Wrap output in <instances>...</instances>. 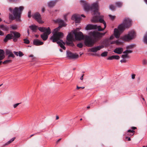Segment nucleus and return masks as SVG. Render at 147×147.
<instances>
[{"label":"nucleus","mask_w":147,"mask_h":147,"mask_svg":"<svg viewBox=\"0 0 147 147\" xmlns=\"http://www.w3.org/2000/svg\"><path fill=\"white\" fill-rule=\"evenodd\" d=\"M11 61L12 60H11L7 59L3 61V63L4 64H8L10 63H11Z\"/></svg>","instance_id":"obj_34"},{"label":"nucleus","mask_w":147,"mask_h":147,"mask_svg":"<svg viewBox=\"0 0 147 147\" xmlns=\"http://www.w3.org/2000/svg\"><path fill=\"white\" fill-rule=\"evenodd\" d=\"M5 57V52L3 49H0V60H1Z\"/></svg>","instance_id":"obj_27"},{"label":"nucleus","mask_w":147,"mask_h":147,"mask_svg":"<svg viewBox=\"0 0 147 147\" xmlns=\"http://www.w3.org/2000/svg\"><path fill=\"white\" fill-rule=\"evenodd\" d=\"M51 33V31L49 27L47 32H45L40 35L41 38L44 41L48 39V36Z\"/></svg>","instance_id":"obj_7"},{"label":"nucleus","mask_w":147,"mask_h":147,"mask_svg":"<svg viewBox=\"0 0 147 147\" xmlns=\"http://www.w3.org/2000/svg\"><path fill=\"white\" fill-rule=\"evenodd\" d=\"M31 11H29L28 13V17L29 18H30L31 17Z\"/></svg>","instance_id":"obj_51"},{"label":"nucleus","mask_w":147,"mask_h":147,"mask_svg":"<svg viewBox=\"0 0 147 147\" xmlns=\"http://www.w3.org/2000/svg\"><path fill=\"white\" fill-rule=\"evenodd\" d=\"M123 59H122L120 61V62L121 63H125L126 62V60L124 58H122Z\"/></svg>","instance_id":"obj_48"},{"label":"nucleus","mask_w":147,"mask_h":147,"mask_svg":"<svg viewBox=\"0 0 147 147\" xmlns=\"http://www.w3.org/2000/svg\"><path fill=\"white\" fill-rule=\"evenodd\" d=\"M134 132H135V131L133 130L129 129L127 131V132H128V133L131 132L132 133H133Z\"/></svg>","instance_id":"obj_53"},{"label":"nucleus","mask_w":147,"mask_h":147,"mask_svg":"<svg viewBox=\"0 0 147 147\" xmlns=\"http://www.w3.org/2000/svg\"><path fill=\"white\" fill-rule=\"evenodd\" d=\"M32 17L39 23L42 24L44 23V22L42 20L41 16L38 12L35 13L32 15Z\"/></svg>","instance_id":"obj_8"},{"label":"nucleus","mask_w":147,"mask_h":147,"mask_svg":"<svg viewBox=\"0 0 147 147\" xmlns=\"http://www.w3.org/2000/svg\"><path fill=\"white\" fill-rule=\"evenodd\" d=\"M55 1H51L48 3V5L49 7H53L55 5Z\"/></svg>","instance_id":"obj_30"},{"label":"nucleus","mask_w":147,"mask_h":147,"mask_svg":"<svg viewBox=\"0 0 147 147\" xmlns=\"http://www.w3.org/2000/svg\"><path fill=\"white\" fill-rule=\"evenodd\" d=\"M98 16H94L92 20V21L94 22H100L101 23H102L103 24L104 28H105L106 27V24L105 22V21L102 18H99Z\"/></svg>","instance_id":"obj_11"},{"label":"nucleus","mask_w":147,"mask_h":147,"mask_svg":"<svg viewBox=\"0 0 147 147\" xmlns=\"http://www.w3.org/2000/svg\"><path fill=\"white\" fill-rule=\"evenodd\" d=\"M24 41V43L26 44H29L30 43L29 40L27 38L24 39H23Z\"/></svg>","instance_id":"obj_42"},{"label":"nucleus","mask_w":147,"mask_h":147,"mask_svg":"<svg viewBox=\"0 0 147 147\" xmlns=\"http://www.w3.org/2000/svg\"><path fill=\"white\" fill-rule=\"evenodd\" d=\"M24 8V7L23 6H21L19 8L17 7H15L13 11L12 8L10 7L9 8V10L11 12H13V16L12 14H9V19L11 20L16 19L17 21L20 22L21 21L20 18L22 12Z\"/></svg>","instance_id":"obj_2"},{"label":"nucleus","mask_w":147,"mask_h":147,"mask_svg":"<svg viewBox=\"0 0 147 147\" xmlns=\"http://www.w3.org/2000/svg\"><path fill=\"white\" fill-rule=\"evenodd\" d=\"M109 16L110 17V18L112 20H113L115 18V16H113L111 15H109Z\"/></svg>","instance_id":"obj_49"},{"label":"nucleus","mask_w":147,"mask_h":147,"mask_svg":"<svg viewBox=\"0 0 147 147\" xmlns=\"http://www.w3.org/2000/svg\"><path fill=\"white\" fill-rule=\"evenodd\" d=\"M104 47V46L103 45H101L97 46L96 47H94L92 48L90 50L91 52H96L97 51L100 50L101 49Z\"/></svg>","instance_id":"obj_16"},{"label":"nucleus","mask_w":147,"mask_h":147,"mask_svg":"<svg viewBox=\"0 0 147 147\" xmlns=\"http://www.w3.org/2000/svg\"><path fill=\"white\" fill-rule=\"evenodd\" d=\"M4 34L3 32L1 30H0V35L3 36Z\"/></svg>","instance_id":"obj_60"},{"label":"nucleus","mask_w":147,"mask_h":147,"mask_svg":"<svg viewBox=\"0 0 147 147\" xmlns=\"http://www.w3.org/2000/svg\"><path fill=\"white\" fill-rule=\"evenodd\" d=\"M11 53H12L9 50H7L6 51V53L7 55H9Z\"/></svg>","instance_id":"obj_54"},{"label":"nucleus","mask_w":147,"mask_h":147,"mask_svg":"<svg viewBox=\"0 0 147 147\" xmlns=\"http://www.w3.org/2000/svg\"><path fill=\"white\" fill-rule=\"evenodd\" d=\"M119 58L120 57L118 55H112L108 57L107 59V60H112L113 59L118 60L119 59Z\"/></svg>","instance_id":"obj_25"},{"label":"nucleus","mask_w":147,"mask_h":147,"mask_svg":"<svg viewBox=\"0 0 147 147\" xmlns=\"http://www.w3.org/2000/svg\"><path fill=\"white\" fill-rule=\"evenodd\" d=\"M97 28V25H92V24H89L87 25L85 29L86 30H91L92 29H96Z\"/></svg>","instance_id":"obj_19"},{"label":"nucleus","mask_w":147,"mask_h":147,"mask_svg":"<svg viewBox=\"0 0 147 147\" xmlns=\"http://www.w3.org/2000/svg\"><path fill=\"white\" fill-rule=\"evenodd\" d=\"M115 4L116 5L117 7H120L122 6V4L121 2H117L115 3Z\"/></svg>","instance_id":"obj_33"},{"label":"nucleus","mask_w":147,"mask_h":147,"mask_svg":"<svg viewBox=\"0 0 147 147\" xmlns=\"http://www.w3.org/2000/svg\"><path fill=\"white\" fill-rule=\"evenodd\" d=\"M11 142H11V140H9V141H8V142H7L6 143H5V145H7L9 144H10V143H11Z\"/></svg>","instance_id":"obj_57"},{"label":"nucleus","mask_w":147,"mask_h":147,"mask_svg":"<svg viewBox=\"0 0 147 147\" xmlns=\"http://www.w3.org/2000/svg\"><path fill=\"white\" fill-rule=\"evenodd\" d=\"M109 7L110 9L112 11L114 10L115 9V7L112 5H110Z\"/></svg>","instance_id":"obj_37"},{"label":"nucleus","mask_w":147,"mask_h":147,"mask_svg":"<svg viewBox=\"0 0 147 147\" xmlns=\"http://www.w3.org/2000/svg\"><path fill=\"white\" fill-rule=\"evenodd\" d=\"M45 11V8H42V11L43 13Z\"/></svg>","instance_id":"obj_62"},{"label":"nucleus","mask_w":147,"mask_h":147,"mask_svg":"<svg viewBox=\"0 0 147 147\" xmlns=\"http://www.w3.org/2000/svg\"><path fill=\"white\" fill-rule=\"evenodd\" d=\"M15 139V138H13L11 139L10 140H11V142H12Z\"/></svg>","instance_id":"obj_63"},{"label":"nucleus","mask_w":147,"mask_h":147,"mask_svg":"<svg viewBox=\"0 0 147 147\" xmlns=\"http://www.w3.org/2000/svg\"><path fill=\"white\" fill-rule=\"evenodd\" d=\"M10 28L13 30H16L17 29L18 26L16 25H12L11 26Z\"/></svg>","instance_id":"obj_35"},{"label":"nucleus","mask_w":147,"mask_h":147,"mask_svg":"<svg viewBox=\"0 0 147 147\" xmlns=\"http://www.w3.org/2000/svg\"><path fill=\"white\" fill-rule=\"evenodd\" d=\"M125 28H127L123 23L120 24L118 26V29L122 33L124 30Z\"/></svg>","instance_id":"obj_24"},{"label":"nucleus","mask_w":147,"mask_h":147,"mask_svg":"<svg viewBox=\"0 0 147 147\" xmlns=\"http://www.w3.org/2000/svg\"><path fill=\"white\" fill-rule=\"evenodd\" d=\"M13 34V41L14 42H16L19 38L21 36V34L20 33L16 31H11L10 32Z\"/></svg>","instance_id":"obj_9"},{"label":"nucleus","mask_w":147,"mask_h":147,"mask_svg":"<svg viewBox=\"0 0 147 147\" xmlns=\"http://www.w3.org/2000/svg\"><path fill=\"white\" fill-rule=\"evenodd\" d=\"M97 29L98 31H103L105 28H102L100 26H97L96 29Z\"/></svg>","instance_id":"obj_36"},{"label":"nucleus","mask_w":147,"mask_h":147,"mask_svg":"<svg viewBox=\"0 0 147 147\" xmlns=\"http://www.w3.org/2000/svg\"><path fill=\"white\" fill-rule=\"evenodd\" d=\"M131 20L129 18H125L123 21V24L126 28H129L131 25Z\"/></svg>","instance_id":"obj_13"},{"label":"nucleus","mask_w":147,"mask_h":147,"mask_svg":"<svg viewBox=\"0 0 147 147\" xmlns=\"http://www.w3.org/2000/svg\"><path fill=\"white\" fill-rule=\"evenodd\" d=\"M115 44L117 45H119L121 43V42L119 41V40H116L115 41Z\"/></svg>","instance_id":"obj_50"},{"label":"nucleus","mask_w":147,"mask_h":147,"mask_svg":"<svg viewBox=\"0 0 147 147\" xmlns=\"http://www.w3.org/2000/svg\"><path fill=\"white\" fill-rule=\"evenodd\" d=\"M136 36V33L133 30H131L128 32L127 35H125L122 38V39L125 41H128L134 38Z\"/></svg>","instance_id":"obj_5"},{"label":"nucleus","mask_w":147,"mask_h":147,"mask_svg":"<svg viewBox=\"0 0 147 147\" xmlns=\"http://www.w3.org/2000/svg\"><path fill=\"white\" fill-rule=\"evenodd\" d=\"M134 46V44H132L126 47V48L127 49H132L133 48Z\"/></svg>","instance_id":"obj_43"},{"label":"nucleus","mask_w":147,"mask_h":147,"mask_svg":"<svg viewBox=\"0 0 147 147\" xmlns=\"http://www.w3.org/2000/svg\"><path fill=\"white\" fill-rule=\"evenodd\" d=\"M98 41V39L95 37H94L93 38L90 36L86 35L84 40V44L87 47H92Z\"/></svg>","instance_id":"obj_3"},{"label":"nucleus","mask_w":147,"mask_h":147,"mask_svg":"<svg viewBox=\"0 0 147 147\" xmlns=\"http://www.w3.org/2000/svg\"><path fill=\"white\" fill-rule=\"evenodd\" d=\"M137 128L136 127H131V129L133 130L136 129Z\"/></svg>","instance_id":"obj_64"},{"label":"nucleus","mask_w":147,"mask_h":147,"mask_svg":"<svg viewBox=\"0 0 147 147\" xmlns=\"http://www.w3.org/2000/svg\"><path fill=\"white\" fill-rule=\"evenodd\" d=\"M114 38V36L113 35H111L110 37L107 40V42H110V40L113 39Z\"/></svg>","instance_id":"obj_40"},{"label":"nucleus","mask_w":147,"mask_h":147,"mask_svg":"<svg viewBox=\"0 0 147 147\" xmlns=\"http://www.w3.org/2000/svg\"><path fill=\"white\" fill-rule=\"evenodd\" d=\"M106 33V32L104 33H100L98 32H93L92 34L93 37L96 38L98 40L103 36Z\"/></svg>","instance_id":"obj_12"},{"label":"nucleus","mask_w":147,"mask_h":147,"mask_svg":"<svg viewBox=\"0 0 147 147\" xmlns=\"http://www.w3.org/2000/svg\"><path fill=\"white\" fill-rule=\"evenodd\" d=\"M135 74H133L132 75V79H134L135 78Z\"/></svg>","instance_id":"obj_61"},{"label":"nucleus","mask_w":147,"mask_h":147,"mask_svg":"<svg viewBox=\"0 0 147 147\" xmlns=\"http://www.w3.org/2000/svg\"><path fill=\"white\" fill-rule=\"evenodd\" d=\"M10 57H11L13 58L15 57L14 55L12 53H11L9 55L8 58L9 59Z\"/></svg>","instance_id":"obj_45"},{"label":"nucleus","mask_w":147,"mask_h":147,"mask_svg":"<svg viewBox=\"0 0 147 147\" xmlns=\"http://www.w3.org/2000/svg\"><path fill=\"white\" fill-rule=\"evenodd\" d=\"M20 103H18L13 105V107L14 108H16Z\"/></svg>","instance_id":"obj_52"},{"label":"nucleus","mask_w":147,"mask_h":147,"mask_svg":"<svg viewBox=\"0 0 147 147\" xmlns=\"http://www.w3.org/2000/svg\"><path fill=\"white\" fill-rule=\"evenodd\" d=\"M38 30L41 32H47L48 29V27L46 28L44 27H40L38 28Z\"/></svg>","instance_id":"obj_29"},{"label":"nucleus","mask_w":147,"mask_h":147,"mask_svg":"<svg viewBox=\"0 0 147 147\" xmlns=\"http://www.w3.org/2000/svg\"><path fill=\"white\" fill-rule=\"evenodd\" d=\"M24 54H23V53L21 51H19L18 52V55H19V56L20 57H22V56H23L24 55Z\"/></svg>","instance_id":"obj_46"},{"label":"nucleus","mask_w":147,"mask_h":147,"mask_svg":"<svg viewBox=\"0 0 147 147\" xmlns=\"http://www.w3.org/2000/svg\"><path fill=\"white\" fill-rule=\"evenodd\" d=\"M30 28L32 30V31L36 32L37 31L38 27L37 26L32 25L29 26Z\"/></svg>","instance_id":"obj_26"},{"label":"nucleus","mask_w":147,"mask_h":147,"mask_svg":"<svg viewBox=\"0 0 147 147\" xmlns=\"http://www.w3.org/2000/svg\"><path fill=\"white\" fill-rule=\"evenodd\" d=\"M132 52V51L131 50H126L125 51L123 52V53L124 54H127L128 55L129 53H131Z\"/></svg>","instance_id":"obj_38"},{"label":"nucleus","mask_w":147,"mask_h":147,"mask_svg":"<svg viewBox=\"0 0 147 147\" xmlns=\"http://www.w3.org/2000/svg\"><path fill=\"white\" fill-rule=\"evenodd\" d=\"M74 33L76 40H80L84 39V36L82 32H75Z\"/></svg>","instance_id":"obj_10"},{"label":"nucleus","mask_w":147,"mask_h":147,"mask_svg":"<svg viewBox=\"0 0 147 147\" xmlns=\"http://www.w3.org/2000/svg\"><path fill=\"white\" fill-rule=\"evenodd\" d=\"M57 43L63 49H65L66 48L64 46L65 43L63 42V40H60V41H58L57 42Z\"/></svg>","instance_id":"obj_23"},{"label":"nucleus","mask_w":147,"mask_h":147,"mask_svg":"<svg viewBox=\"0 0 147 147\" xmlns=\"http://www.w3.org/2000/svg\"><path fill=\"white\" fill-rule=\"evenodd\" d=\"M108 53L107 52L105 51L101 54V56L102 57H106Z\"/></svg>","instance_id":"obj_39"},{"label":"nucleus","mask_w":147,"mask_h":147,"mask_svg":"<svg viewBox=\"0 0 147 147\" xmlns=\"http://www.w3.org/2000/svg\"><path fill=\"white\" fill-rule=\"evenodd\" d=\"M54 22L55 23H58L59 24V26H61V28L63 26H65V23L63 21L60 19H58L54 20Z\"/></svg>","instance_id":"obj_17"},{"label":"nucleus","mask_w":147,"mask_h":147,"mask_svg":"<svg viewBox=\"0 0 147 147\" xmlns=\"http://www.w3.org/2000/svg\"><path fill=\"white\" fill-rule=\"evenodd\" d=\"M142 63L144 65H146L147 64V60H143L142 61Z\"/></svg>","instance_id":"obj_47"},{"label":"nucleus","mask_w":147,"mask_h":147,"mask_svg":"<svg viewBox=\"0 0 147 147\" xmlns=\"http://www.w3.org/2000/svg\"><path fill=\"white\" fill-rule=\"evenodd\" d=\"M61 28V26H59L58 27L55 29L54 30L53 32V34L56 32L57 33H59V31L60 29Z\"/></svg>","instance_id":"obj_31"},{"label":"nucleus","mask_w":147,"mask_h":147,"mask_svg":"<svg viewBox=\"0 0 147 147\" xmlns=\"http://www.w3.org/2000/svg\"><path fill=\"white\" fill-rule=\"evenodd\" d=\"M121 33L118 29L116 28L114 29V35L116 38H118L119 37L120 34Z\"/></svg>","instance_id":"obj_18"},{"label":"nucleus","mask_w":147,"mask_h":147,"mask_svg":"<svg viewBox=\"0 0 147 147\" xmlns=\"http://www.w3.org/2000/svg\"><path fill=\"white\" fill-rule=\"evenodd\" d=\"M0 28L1 29L5 31H8L9 29V28L8 26L3 24H1L0 25Z\"/></svg>","instance_id":"obj_28"},{"label":"nucleus","mask_w":147,"mask_h":147,"mask_svg":"<svg viewBox=\"0 0 147 147\" xmlns=\"http://www.w3.org/2000/svg\"><path fill=\"white\" fill-rule=\"evenodd\" d=\"M77 46L80 48H82L83 46V45L82 43H80L78 44L77 45Z\"/></svg>","instance_id":"obj_44"},{"label":"nucleus","mask_w":147,"mask_h":147,"mask_svg":"<svg viewBox=\"0 0 147 147\" xmlns=\"http://www.w3.org/2000/svg\"><path fill=\"white\" fill-rule=\"evenodd\" d=\"M108 42V45H112V44H115V41H112V42H111L110 43V44H109V42Z\"/></svg>","instance_id":"obj_55"},{"label":"nucleus","mask_w":147,"mask_h":147,"mask_svg":"<svg viewBox=\"0 0 147 147\" xmlns=\"http://www.w3.org/2000/svg\"><path fill=\"white\" fill-rule=\"evenodd\" d=\"M13 38V34L11 33L8 34L5 36V38L4 39V42H6L8 40H10Z\"/></svg>","instance_id":"obj_20"},{"label":"nucleus","mask_w":147,"mask_h":147,"mask_svg":"<svg viewBox=\"0 0 147 147\" xmlns=\"http://www.w3.org/2000/svg\"><path fill=\"white\" fill-rule=\"evenodd\" d=\"M13 53H14V54L15 55L17 56H18V53L17 52L14 51Z\"/></svg>","instance_id":"obj_59"},{"label":"nucleus","mask_w":147,"mask_h":147,"mask_svg":"<svg viewBox=\"0 0 147 147\" xmlns=\"http://www.w3.org/2000/svg\"><path fill=\"white\" fill-rule=\"evenodd\" d=\"M121 57L122 58H124L125 59V58H129V56L128 55H127V54H125L122 55L121 56Z\"/></svg>","instance_id":"obj_41"},{"label":"nucleus","mask_w":147,"mask_h":147,"mask_svg":"<svg viewBox=\"0 0 147 147\" xmlns=\"http://www.w3.org/2000/svg\"><path fill=\"white\" fill-rule=\"evenodd\" d=\"M67 56L69 59H76L78 58V55L76 54H74L72 53L69 51L67 52Z\"/></svg>","instance_id":"obj_14"},{"label":"nucleus","mask_w":147,"mask_h":147,"mask_svg":"<svg viewBox=\"0 0 147 147\" xmlns=\"http://www.w3.org/2000/svg\"><path fill=\"white\" fill-rule=\"evenodd\" d=\"M80 3L85 11L88 12L90 10L93 12L94 14L100 15V13L98 12V5L97 2L93 3L91 6H90L85 1L81 0Z\"/></svg>","instance_id":"obj_1"},{"label":"nucleus","mask_w":147,"mask_h":147,"mask_svg":"<svg viewBox=\"0 0 147 147\" xmlns=\"http://www.w3.org/2000/svg\"><path fill=\"white\" fill-rule=\"evenodd\" d=\"M123 49L122 48L119 47L116 48L113 51L114 53L118 54H121L123 52Z\"/></svg>","instance_id":"obj_22"},{"label":"nucleus","mask_w":147,"mask_h":147,"mask_svg":"<svg viewBox=\"0 0 147 147\" xmlns=\"http://www.w3.org/2000/svg\"><path fill=\"white\" fill-rule=\"evenodd\" d=\"M9 1L11 2H16L18 0H8Z\"/></svg>","instance_id":"obj_56"},{"label":"nucleus","mask_w":147,"mask_h":147,"mask_svg":"<svg viewBox=\"0 0 147 147\" xmlns=\"http://www.w3.org/2000/svg\"><path fill=\"white\" fill-rule=\"evenodd\" d=\"M73 37V35L71 33H69L68 34L67 37V41L66 42L67 45H71V46H73L74 45L72 41Z\"/></svg>","instance_id":"obj_6"},{"label":"nucleus","mask_w":147,"mask_h":147,"mask_svg":"<svg viewBox=\"0 0 147 147\" xmlns=\"http://www.w3.org/2000/svg\"><path fill=\"white\" fill-rule=\"evenodd\" d=\"M81 17L79 15L74 14L71 17L72 20H75L76 23H78L80 22Z\"/></svg>","instance_id":"obj_15"},{"label":"nucleus","mask_w":147,"mask_h":147,"mask_svg":"<svg viewBox=\"0 0 147 147\" xmlns=\"http://www.w3.org/2000/svg\"><path fill=\"white\" fill-rule=\"evenodd\" d=\"M84 87H79L78 86H77V89H79L80 88H82V89H84Z\"/></svg>","instance_id":"obj_58"},{"label":"nucleus","mask_w":147,"mask_h":147,"mask_svg":"<svg viewBox=\"0 0 147 147\" xmlns=\"http://www.w3.org/2000/svg\"><path fill=\"white\" fill-rule=\"evenodd\" d=\"M63 36V34L61 32H59L58 33L55 32L53 34L50 39L52 40L53 42H57L59 40L60 41V39L62 38Z\"/></svg>","instance_id":"obj_4"},{"label":"nucleus","mask_w":147,"mask_h":147,"mask_svg":"<svg viewBox=\"0 0 147 147\" xmlns=\"http://www.w3.org/2000/svg\"><path fill=\"white\" fill-rule=\"evenodd\" d=\"M143 42L144 43L147 45V32L144 37Z\"/></svg>","instance_id":"obj_32"},{"label":"nucleus","mask_w":147,"mask_h":147,"mask_svg":"<svg viewBox=\"0 0 147 147\" xmlns=\"http://www.w3.org/2000/svg\"><path fill=\"white\" fill-rule=\"evenodd\" d=\"M33 44L36 46H40L43 44L44 43L38 39H34L33 42Z\"/></svg>","instance_id":"obj_21"}]
</instances>
